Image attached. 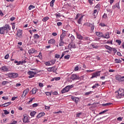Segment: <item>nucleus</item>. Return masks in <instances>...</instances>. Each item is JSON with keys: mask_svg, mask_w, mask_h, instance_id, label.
Returning a JSON list of instances; mask_svg holds the SVG:
<instances>
[{"mask_svg": "<svg viewBox=\"0 0 124 124\" xmlns=\"http://www.w3.org/2000/svg\"><path fill=\"white\" fill-rule=\"evenodd\" d=\"M61 14H55V16L58 17H59V18L61 17V16L60 15Z\"/></svg>", "mask_w": 124, "mask_h": 124, "instance_id": "69168bd1", "label": "nucleus"}, {"mask_svg": "<svg viewBox=\"0 0 124 124\" xmlns=\"http://www.w3.org/2000/svg\"><path fill=\"white\" fill-rule=\"evenodd\" d=\"M60 55L56 54L55 56V58H56V59H59V58H60Z\"/></svg>", "mask_w": 124, "mask_h": 124, "instance_id": "338daca9", "label": "nucleus"}, {"mask_svg": "<svg viewBox=\"0 0 124 124\" xmlns=\"http://www.w3.org/2000/svg\"><path fill=\"white\" fill-rule=\"evenodd\" d=\"M78 70H79V67L78 66H76L74 69L75 71H78Z\"/></svg>", "mask_w": 124, "mask_h": 124, "instance_id": "4d7b16f0", "label": "nucleus"}, {"mask_svg": "<svg viewBox=\"0 0 124 124\" xmlns=\"http://www.w3.org/2000/svg\"><path fill=\"white\" fill-rule=\"evenodd\" d=\"M15 63H17L16 65H20V64H21V65H23V63L22 61H15L14 62Z\"/></svg>", "mask_w": 124, "mask_h": 124, "instance_id": "bb28decb", "label": "nucleus"}, {"mask_svg": "<svg viewBox=\"0 0 124 124\" xmlns=\"http://www.w3.org/2000/svg\"><path fill=\"white\" fill-rule=\"evenodd\" d=\"M16 34L18 36V37H20L22 35V30L17 31Z\"/></svg>", "mask_w": 124, "mask_h": 124, "instance_id": "c85d7f7f", "label": "nucleus"}, {"mask_svg": "<svg viewBox=\"0 0 124 124\" xmlns=\"http://www.w3.org/2000/svg\"><path fill=\"white\" fill-rule=\"evenodd\" d=\"M2 71L7 72L8 71V68L7 66H2L0 68Z\"/></svg>", "mask_w": 124, "mask_h": 124, "instance_id": "6ab92c4d", "label": "nucleus"}, {"mask_svg": "<svg viewBox=\"0 0 124 124\" xmlns=\"http://www.w3.org/2000/svg\"><path fill=\"white\" fill-rule=\"evenodd\" d=\"M65 43L64 42V41H63V39H60L59 40V46L61 47L62 46H63V45H64V44Z\"/></svg>", "mask_w": 124, "mask_h": 124, "instance_id": "4468645a", "label": "nucleus"}, {"mask_svg": "<svg viewBox=\"0 0 124 124\" xmlns=\"http://www.w3.org/2000/svg\"><path fill=\"white\" fill-rule=\"evenodd\" d=\"M52 94L53 95H58V92L57 91H54L52 93Z\"/></svg>", "mask_w": 124, "mask_h": 124, "instance_id": "13d9d810", "label": "nucleus"}, {"mask_svg": "<svg viewBox=\"0 0 124 124\" xmlns=\"http://www.w3.org/2000/svg\"><path fill=\"white\" fill-rule=\"evenodd\" d=\"M83 17H84V16H81L78 20L77 23L78 24V25H82V20H83Z\"/></svg>", "mask_w": 124, "mask_h": 124, "instance_id": "2eb2a0df", "label": "nucleus"}, {"mask_svg": "<svg viewBox=\"0 0 124 124\" xmlns=\"http://www.w3.org/2000/svg\"><path fill=\"white\" fill-rule=\"evenodd\" d=\"M11 104V102H8L5 104H4L2 105H1V107H7V106H8V105H10Z\"/></svg>", "mask_w": 124, "mask_h": 124, "instance_id": "cd10ccee", "label": "nucleus"}, {"mask_svg": "<svg viewBox=\"0 0 124 124\" xmlns=\"http://www.w3.org/2000/svg\"><path fill=\"white\" fill-rule=\"evenodd\" d=\"M114 62L115 63H121V62H122V60L116 59H115Z\"/></svg>", "mask_w": 124, "mask_h": 124, "instance_id": "72a5a7b5", "label": "nucleus"}, {"mask_svg": "<svg viewBox=\"0 0 124 124\" xmlns=\"http://www.w3.org/2000/svg\"><path fill=\"white\" fill-rule=\"evenodd\" d=\"M105 48L107 49V50H109V51H112V47H111L110 46H108V45H105L104 46Z\"/></svg>", "mask_w": 124, "mask_h": 124, "instance_id": "393cba45", "label": "nucleus"}, {"mask_svg": "<svg viewBox=\"0 0 124 124\" xmlns=\"http://www.w3.org/2000/svg\"><path fill=\"white\" fill-rule=\"evenodd\" d=\"M77 38L79 39L80 40H83V36L79 34L78 32H76Z\"/></svg>", "mask_w": 124, "mask_h": 124, "instance_id": "aec40b11", "label": "nucleus"}, {"mask_svg": "<svg viewBox=\"0 0 124 124\" xmlns=\"http://www.w3.org/2000/svg\"><path fill=\"white\" fill-rule=\"evenodd\" d=\"M0 34H4V33H6V30L4 26L0 28Z\"/></svg>", "mask_w": 124, "mask_h": 124, "instance_id": "f8f14e48", "label": "nucleus"}, {"mask_svg": "<svg viewBox=\"0 0 124 124\" xmlns=\"http://www.w3.org/2000/svg\"><path fill=\"white\" fill-rule=\"evenodd\" d=\"M62 23L61 22H58L57 23V26H58V27H60V26H62Z\"/></svg>", "mask_w": 124, "mask_h": 124, "instance_id": "e2e57ef3", "label": "nucleus"}, {"mask_svg": "<svg viewBox=\"0 0 124 124\" xmlns=\"http://www.w3.org/2000/svg\"><path fill=\"white\" fill-rule=\"evenodd\" d=\"M47 20H49V17L46 16V17H44L42 21L43 22H47Z\"/></svg>", "mask_w": 124, "mask_h": 124, "instance_id": "4c0bfd02", "label": "nucleus"}, {"mask_svg": "<svg viewBox=\"0 0 124 124\" xmlns=\"http://www.w3.org/2000/svg\"><path fill=\"white\" fill-rule=\"evenodd\" d=\"M45 93L47 96H51V95H52V93L51 92H45Z\"/></svg>", "mask_w": 124, "mask_h": 124, "instance_id": "ea45409f", "label": "nucleus"}, {"mask_svg": "<svg viewBox=\"0 0 124 124\" xmlns=\"http://www.w3.org/2000/svg\"><path fill=\"white\" fill-rule=\"evenodd\" d=\"M50 62L51 65H53V64H55V63L56 62V59L50 61Z\"/></svg>", "mask_w": 124, "mask_h": 124, "instance_id": "a19ab883", "label": "nucleus"}, {"mask_svg": "<svg viewBox=\"0 0 124 124\" xmlns=\"http://www.w3.org/2000/svg\"><path fill=\"white\" fill-rule=\"evenodd\" d=\"M87 26L91 28V32H93L94 30V25L93 24L88 23Z\"/></svg>", "mask_w": 124, "mask_h": 124, "instance_id": "9d476101", "label": "nucleus"}, {"mask_svg": "<svg viewBox=\"0 0 124 124\" xmlns=\"http://www.w3.org/2000/svg\"><path fill=\"white\" fill-rule=\"evenodd\" d=\"M8 77L9 78H17V77H19V74L16 73H9L8 74Z\"/></svg>", "mask_w": 124, "mask_h": 124, "instance_id": "7ed1b4c3", "label": "nucleus"}, {"mask_svg": "<svg viewBox=\"0 0 124 124\" xmlns=\"http://www.w3.org/2000/svg\"><path fill=\"white\" fill-rule=\"evenodd\" d=\"M96 34L97 36L99 37H104V34L102 32H96Z\"/></svg>", "mask_w": 124, "mask_h": 124, "instance_id": "f3484780", "label": "nucleus"}, {"mask_svg": "<svg viewBox=\"0 0 124 124\" xmlns=\"http://www.w3.org/2000/svg\"><path fill=\"white\" fill-rule=\"evenodd\" d=\"M110 105H113V104L111 103H108L102 104V106L103 107H108V106H110Z\"/></svg>", "mask_w": 124, "mask_h": 124, "instance_id": "4be33fe9", "label": "nucleus"}, {"mask_svg": "<svg viewBox=\"0 0 124 124\" xmlns=\"http://www.w3.org/2000/svg\"><path fill=\"white\" fill-rule=\"evenodd\" d=\"M70 79V80H72V81H74V80H79V77L76 74H73L71 76Z\"/></svg>", "mask_w": 124, "mask_h": 124, "instance_id": "423d86ee", "label": "nucleus"}, {"mask_svg": "<svg viewBox=\"0 0 124 124\" xmlns=\"http://www.w3.org/2000/svg\"><path fill=\"white\" fill-rule=\"evenodd\" d=\"M55 0H52L50 2V6H51V7H53V6H54V3H55Z\"/></svg>", "mask_w": 124, "mask_h": 124, "instance_id": "f704fd0d", "label": "nucleus"}, {"mask_svg": "<svg viewBox=\"0 0 124 124\" xmlns=\"http://www.w3.org/2000/svg\"><path fill=\"white\" fill-rule=\"evenodd\" d=\"M68 48L71 49V48H74L75 49L76 48V46H75V44L73 43V42H71V43L68 46Z\"/></svg>", "mask_w": 124, "mask_h": 124, "instance_id": "9b49d317", "label": "nucleus"}, {"mask_svg": "<svg viewBox=\"0 0 124 124\" xmlns=\"http://www.w3.org/2000/svg\"><path fill=\"white\" fill-rule=\"evenodd\" d=\"M107 44H111V45H113V40L111 41H108L106 43Z\"/></svg>", "mask_w": 124, "mask_h": 124, "instance_id": "c03bdc74", "label": "nucleus"}, {"mask_svg": "<svg viewBox=\"0 0 124 124\" xmlns=\"http://www.w3.org/2000/svg\"><path fill=\"white\" fill-rule=\"evenodd\" d=\"M28 75H30L29 77H28V78H33V77H34V75H36V72H33V71H29L28 72Z\"/></svg>", "mask_w": 124, "mask_h": 124, "instance_id": "39448f33", "label": "nucleus"}, {"mask_svg": "<svg viewBox=\"0 0 124 124\" xmlns=\"http://www.w3.org/2000/svg\"><path fill=\"white\" fill-rule=\"evenodd\" d=\"M99 86V84L98 83H95L92 86V89H96V88H98Z\"/></svg>", "mask_w": 124, "mask_h": 124, "instance_id": "c9c22d12", "label": "nucleus"}, {"mask_svg": "<svg viewBox=\"0 0 124 124\" xmlns=\"http://www.w3.org/2000/svg\"><path fill=\"white\" fill-rule=\"evenodd\" d=\"M93 93V92H92V91H90L89 92H86L85 93V95H89L91 94V93Z\"/></svg>", "mask_w": 124, "mask_h": 124, "instance_id": "864d4df0", "label": "nucleus"}, {"mask_svg": "<svg viewBox=\"0 0 124 124\" xmlns=\"http://www.w3.org/2000/svg\"><path fill=\"white\" fill-rule=\"evenodd\" d=\"M70 38L71 39V42H73V41L75 40V37H74L72 34H71Z\"/></svg>", "mask_w": 124, "mask_h": 124, "instance_id": "473e14b6", "label": "nucleus"}, {"mask_svg": "<svg viewBox=\"0 0 124 124\" xmlns=\"http://www.w3.org/2000/svg\"><path fill=\"white\" fill-rule=\"evenodd\" d=\"M31 92L32 94H35L38 92V89L37 88H33Z\"/></svg>", "mask_w": 124, "mask_h": 124, "instance_id": "b1692460", "label": "nucleus"}, {"mask_svg": "<svg viewBox=\"0 0 124 124\" xmlns=\"http://www.w3.org/2000/svg\"><path fill=\"white\" fill-rule=\"evenodd\" d=\"M89 39H90V37L88 36H86V35H83V36H82V40H89Z\"/></svg>", "mask_w": 124, "mask_h": 124, "instance_id": "c756f323", "label": "nucleus"}, {"mask_svg": "<svg viewBox=\"0 0 124 124\" xmlns=\"http://www.w3.org/2000/svg\"><path fill=\"white\" fill-rule=\"evenodd\" d=\"M29 92H30L29 88H27L26 90H24L23 91V93H25L24 96H26V95L29 93Z\"/></svg>", "mask_w": 124, "mask_h": 124, "instance_id": "a878e982", "label": "nucleus"}, {"mask_svg": "<svg viewBox=\"0 0 124 124\" xmlns=\"http://www.w3.org/2000/svg\"><path fill=\"white\" fill-rule=\"evenodd\" d=\"M80 14H77L76 17L75 18V20H77V19H78V18H79V17H80Z\"/></svg>", "mask_w": 124, "mask_h": 124, "instance_id": "6e6d98bb", "label": "nucleus"}, {"mask_svg": "<svg viewBox=\"0 0 124 124\" xmlns=\"http://www.w3.org/2000/svg\"><path fill=\"white\" fill-rule=\"evenodd\" d=\"M55 81H59V80H61V78L60 77H55L54 78Z\"/></svg>", "mask_w": 124, "mask_h": 124, "instance_id": "3c124183", "label": "nucleus"}, {"mask_svg": "<svg viewBox=\"0 0 124 124\" xmlns=\"http://www.w3.org/2000/svg\"><path fill=\"white\" fill-rule=\"evenodd\" d=\"M91 46H92V47H93V49H98V46H97V44H96V43H92L91 44Z\"/></svg>", "mask_w": 124, "mask_h": 124, "instance_id": "412c9836", "label": "nucleus"}, {"mask_svg": "<svg viewBox=\"0 0 124 124\" xmlns=\"http://www.w3.org/2000/svg\"><path fill=\"white\" fill-rule=\"evenodd\" d=\"M116 42H117V43H118V45H121V43H122V41L120 40H117L116 41Z\"/></svg>", "mask_w": 124, "mask_h": 124, "instance_id": "8fccbe9b", "label": "nucleus"}, {"mask_svg": "<svg viewBox=\"0 0 124 124\" xmlns=\"http://www.w3.org/2000/svg\"><path fill=\"white\" fill-rule=\"evenodd\" d=\"M115 7H116V8H118V9H120V4H119V3H116V4H115Z\"/></svg>", "mask_w": 124, "mask_h": 124, "instance_id": "5fc2aeb1", "label": "nucleus"}, {"mask_svg": "<svg viewBox=\"0 0 124 124\" xmlns=\"http://www.w3.org/2000/svg\"><path fill=\"white\" fill-rule=\"evenodd\" d=\"M44 85H43V83H39V86L41 88H42L44 87Z\"/></svg>", "mask_w": 124, "mask_h": 124, "instance_id": "0e129e2a", "label": "nucleus"}, {"mask_svg": "<svg viewBox=\"0 0 124 124\" xmlns=\"http://www.w3.org/2000/svg\"><path fill=\"white\" fill-rule=\"evenodd\" d=\"M70 58V55L69 54H68L67 55L64 56V59H65V60H69Z\"/></svg>", "mask_w": 124, "mask_h": 124, "instance_id": "37998d69", "label": "nucleus"}, {"mask_svg": "<svg viewBox=\"0 0 124 124\" xmlns=\"http://www.w3.org/2000/svg\"><path fill=\"white\" fill-rule=\"evenodd\" d=\"M28 53L29 55H31V54H36V53H37V50H35L34 48H31L29 50Z\"/></svg>", "mask_w": 124, "mask_h": 124, "instance_id": "6e6552de", "label": "nucleus"}, {"mask_svg": "<svg viewBox=\"0 0 124 124\" xmlns=\"http://www.w3.org/2000/svg\"><path fill=\"white\" fill-rule=\"evenodd\" d=\"M55 69V68L54 67H51L47 68V71H49V72H51V71H53Z\"/></svg>", "mask_w": 124, "mask_h": 124, "instance_id": "e433bc0d", "label": "nucleus"}, {"mask_svg": "<svg viewBox=\"0 0 124 124\" xmlns=\"http://www.w3.org/2000/svg\"><path fill=\"white\" fill-rule=\"evenodd\" d=\"M48 44L54 45V44L56 43V40L54 39H51L50 40H48Z\"/></svg>", "mask_w": 124, "mask_h": 124, "instance_id": "dca6fc26", "label": "nucleus"}, {"mask_svg": "<svg viewBox=\"0 0 124 124\" xmlns=\"http://www.w3.org/2000/svg\"><path fill=\"white\" fill-rule=\"evenodd\" d=\"M99 26H100L101 27H106V24L103 23H101L99 24Z\"/></svg>", "mask_w": 124, "mask_h": 124, "instance_id": "603ef678", "label": "nucleus"}, {"mask_svg": "<svg viewBox=\"0 0 124 124\" xmlns=\"http://www.w3.org/2000/svg\"><path fill=\"white\" fill-rule=\"evenodd\" d=\"M34 8H35V6H34L32 5H30L29 7V10H31V9H34Z\"/></svg>", "mask_w": 124, "mask_h": 124, "instance_id": "58836bf2", "label": "nucleus"}, {"mask_svg": "<svg viewBox=\"0 0 124 124\" xmlns=\"http://www.w3.org/2000/svg\"><path fill=\"white\" fill-rule=\"evenodd\" d=\"M4 28H5V30H6V33H8V31L11 30V28H10V26H9V24H5L4 26Z\"/></svg>", "mask_w": 124, "mask_h": 124, "instance_id": "1a4fd4ad", "label": "nucleus"}, {"mask_svg": "<svg viewBox=\"0 0 124 124\" xmlns=\"http://www.w3.org/2000/svg\"><path fill=\"white\" fill-rule=\"evenodd\" d=\"M112 51L114 52V54H116V53H117V49H116V48H115L112 47Z\"/></svg>", "mask_w": 124, "mask_h": 124, "instance_id": "052dcab7", "label": "nucleus"}, {"mask_svg": "<svg viewBox=\"0 0 124 124\" xmlns=\"http://www.w3.org/2000/svg\"><path fill=\"white\" fill-rule=\"evenodd\" d=\"M37 58H40V59H41L42 58V55H41V52H40L39 55L37 56Z\"/></svg>", "mask_w": 124, "mask_h": 124, "instance_id": "680f3d73", "label": "nucleus"}, {"mask_svg": "<svg viewBox=\"0 0 124 124\" xmlns=\"http://www.w3.org/2000/svg\"><path fill=\"white\" fill-rule=\"evenodd\" d=\"M45 64L46 66H51V65H52V64H51L50 61H48V62H45Z\"/></svg>", "mask_w": 124, "mask_h": 124, "instance_id": "2f4dec72", "label": "nucleus"}, {"mask_svg": "<svg viewBox=\"0 0 124 124\" xmlns=\"http://www.w3.org/2000/svg\"><path fill=\"white\" fill-rule=\"evenodd\" d=\"M68 88V90L69 91V90L70 89H72V88H73V85H68L66 86Z\"/></svg>", "mask_w": 124, "mask_h": 124, "instance_id": "49530a36", "label": "nucleus"}, {"mask_svg": "<svg viewBox=\"0 0 124 124\" xmlns=\"http://www.w3.org/2000/svg\"><path fill=\"white\" fill-rule=\"evenodd\" d=\"M52 35L53 36H57V35H58V34L56 32H53L52 33Z\"/></svg>", "mask_w": 124, "mask_h": 124, "instance_id": "774afa93", "label": "nucleus"}, {"mask_svg": "<svg viewBox=\"0 0 124 124\" xmlns=\"http://www.w3.org/2000/svg\"><path fill=\"white\" fill-rule=\"evenodd\" d=\"M71 98V99H72V100H73V101H75L76 103H77V102L79 101V98L74 97V96H72Z\"/></svg>", "mask_w": 124, "mask_h": 124, "instance_id": "a211bd4d", "label": "nucleus"}, {"mask_svg": "<svg viewBox=\"0 0 124 124\" xmlns=\"http://www.w3.org/2000/svg\"><path fill=\"white\" fill-rule=\"evenodd\" d=\"M9 58V54H7L4 57L5 60H7Z\"/></svg>", "mask_w": 124, "mask_h": 124, "instance_id": "bf43d9fd", "label": "nucleus"}, {"mask_svg": "<svg viewBox=\"0 0 124 124\" xmlns=\"http://www.w3.org/2000/svg\"><path fill=\"white\" fill-rule=\"evenodd\" d=\"M103 38H106L107 39H109L110 38V35H109V32H107L105 34V36L103 37Z\"/></svg>", "mask_w": 124, "mask_h": 124, "instance_id": "5701e85b", "label": "nucleus"}, {"mask_svg": "<svg viewBox=\"0 0 124 124\" xmlns=\"http://www.w3.org/2000/svg\"><path fill=\"white\" fill-rule=\"evenodd\" d=\"M33 37L34 39H39V38L40 37V36L38 35V34H35L33 35Z\"/></svg>", "mask_w": 124, "mask_h": 124, "instance_id": "7c9ffc66", "label": "nucleus"}, {"mask_svg": "<svg viewBox=\"0 0 124 124\" xmlns=\"http://www.w3.org/2000/svg\"><path fill=\"white\" fill-rule=\"evenodd\" d=\"M97 12V10H94L93 13V15L94 18H96V15H95V14H96Z\"/></svg>", "mask_w": 124, "mask_h": 124, "instance_id": "79ce46f5", "label": "nucleus"}, {"mask_svg": "<svg viewBox=\"0 0 124 124\" xmlns=\"http://www.w3.org/2000/svg\"><path fill=\"white\" fill-rule=\"evenodd\" d=\"M6 84H8V81H4L2 82V86H5V85H6Z\"/></svg>", "mask_w": 124, "mask_h": 124, "instance_id": "a18cd8bd", "label": "nucleus"}, {"mask_svg": "<svg viewBox=\"0 0 124 124\" xmlns=\"http://www.w3.org/2000/svg\"><path fill=\"white\" fill-rule=\"evenodd\" d=\"M38 106V104H36V103H35V104L32 105V107L33 108H35V107H37Z\"/></svg>", "mask_w": 124, "mask_h": 124, "instance_id": "09e8293b", "label": "nucleus"}, {"mask_svg": "<svg viewBox=\"0 0 124 124\" xmlns=\"http://www.w3.org/2000/svg\"><path fill=\"white\" fill-rule=\"evenodd\" d=\"M66 32H68V31H65L64 30H62V33L60 35V39H64V37L66 36Z\"/></svg>", "mask_w": 124, "mask_h": 124, "instance_id": "0eeeda50", "label": "nucleus"}, {"mask_svg": "<svg viewBox=\"0 0 124 124\" xmlns=\"http://www.w3.org/2000/svg\"><path fill=\"white\" fill-rule=\"evenodd\" d=\"M115 79L118 82H124V76H122L120 75H117L115 76Z\"/></svg>", "mask_w": 124, "mask_h": 124, "instance_id": "f03ea898", "label": "nucleus"}, {"mask_svg": "<svg viewBox=\"0 0 124 124\" xmlns=\"http://www.w3.org/2000/svg\"><path fill=\"white\" fill-rule=\"evenodd\" d=\"M68 92H69V90H68V88L66 86L61 91V93L63 94L65 93H68Z\"/></svg>", "mask_w": 124, "mask_h": 124, "instance_id": "ddd939ff", "label": "nucleus"}, {"mask_svg": "<svg viewBox=\"0 0 124 124\" xmlns=\"http://www.w3.org/2000/svg\"><path fill=\"white\" fill-rule=\"evenodd\" d=\"M100 72H101V71H98L97 72L93 73L92 75V77L91 78V79H93V78H96L98 76H100Z\"/></svg>", "mask_w": 124, "mask_h": 124, "instance_id": "20e7f679", "label": "nucleus"}, {"mask_svg": "<svg viewBox=\"0 0 124 124\" xmlns=\"http://www.w3.org/2000/svg\"><path fill=\"white\" fill-rule=\"evenodd\" d=\"M124 90L123 89H120L119 91H117V95L116 97L117 98H122L124 97Z\"/></svg>", "mask_w": 124, "mask_h": 124, "instance_id": "f257e3e1", "label": "nucleus"}, {"mask_svg": "<svg viewBox=\"0 0 124 124\" xmlns=\"http://www.w3.org/2000/svg\"><path fill=\"white\" fill-rule=\"evenodd\" d=\"M108 16L107 15V14L105 13L103 16H102V18H104V19H106V18H107Z\"/></svg>", "mask_w": 124, "mask_h": 124, "instance_id": "de8ad7c7", "label": "nucleus"}]
</instances>
